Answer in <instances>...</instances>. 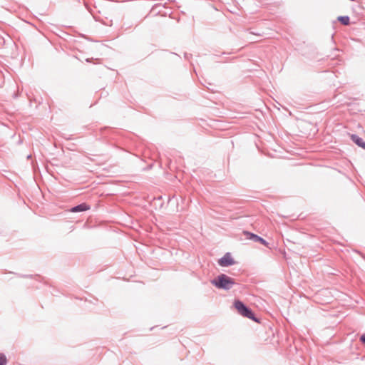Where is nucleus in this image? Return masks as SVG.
<instances>
[{
	"instance_id": "nucleus-1",
	"label": "nucleus",
	"mask_w": 365,
	"mask_h": 365,
	"mask_svg": "<svg viewBox=\"0 0 365 365\" xmlns=\"http://www.w3.org/2000/svg\"><path fill=\"white\" fill-rule=\"evenodd\" d=\"M211 284L219 289L230 290L235 284V280L225 274H220L210 281Z\"/></svg>"
},
{
	"instance_id": "nucleus-2",
	"label": "nucleus",
	"mask_w": 365,
	"mask_h": 365,
	"mask_svg": "<svg viewBox=\"0 0 365 365\" xmlns=\"http://www.w3.org/2000/svg\"><path fill=\"white\" fill-rule=\"evenodd\" d=\"M234 307L238 314L244 317L248 318L255 322H259V319L255 316V313L248 306L240 299H235L233 303Z\"/></svg>"
},
{
	"instance_id": "nucleus-3",
	"label": "nucleus",
	"mask_w": 365,
	"mask_h": 365,
	"mask_svg": "<svg viewBox=\"0 0 365 365\" xmlns=\"http://www.w3.org/2000/svg\"><path fill=\"white\" fill-rule=\"evenodd\" d=\"M243 235L245 236L247 240H250L255 242H259L266 247H267L269 245V243L264 238L251 232L243 231Z\"/></svg>"
},
{
	"instance_id": "nucleus-4",
	"label": "nucleus",
	"mask_w": 365,
	"mask_h": 365,
	"mask_svg": "<svg viewBox=\"0 0 365 365\" xmlns=\"http://www.w3.org/2000/svg\"><path fill=\"white\" fill-rule=\"evenodd\" d=\"M217 262L220 267H230L236 263L230 252L225 253Z\"/></svg>"
},
{
	"instance_id": "nucleus-5",
	"label": "nucleus",
	"mask_w": 365,
	"mask_h": 365,
	"mask_svg": "<svg viewBox=\"0 0 365 365\" xmlns=\"http://www.w3.org/2000/svg\"><path fill=\"white\" fill-rule=\"evenodd\" d=\"M91 209V206L86 203V202H83V203H81V204H78L76 206H73L72 207L71 209H70V212H84V211H87L88 210Z\"/></svg>"
},
{
	"instance_id": "nucleus-6",
	"label": "nucleus",
	"mask_w": 365,
	"mask_h": 365,
	"mask_svg": "<svg viewBox=\"0 0 365 365\" xmlns=\"http://www.w3.org/2000/svg\"><path fill=\"white\" fill-rule=\"evenodd\" d=\"M351 140L359 148L365 150V141L356 134H350Z\"/></svg>"
},
{
	"instance_id": "nucleus-7",
	"label": "nucleus",
	"mask_w": 365,
	"mask_h": 365,
	"mask_svg": "<svg viewBox=\"0 0 365 365\" xmlns=\"http://www.w3.org/2000/svg\"><path fill=\"white\" fill-rule=\"evenodd\" d=\"M337 20L344 26H348L350 24V18L349 16H339Z\"/></svg>"
},
{
	"instance_id": "nucleus-8",
	"label": "nucleus",
	"mask_w": 365,
	"mask_h": 365,
	"mask_svg": "<svg viewBox=\"0 0 365 365\" xmlns=\"http://www.w3.org/2000/svg\"><path fill=\"white\" fill-rule=\"evenodd\" d=\"M7 358L4 353L0 354V365H6L7 364Z\"/></svg>"
},
{
	"instance_id": "nucleus-9",
	"label": "nucleus",
	"mask_w": 365,
	"mask_h": 365,
	"mask_svg": "<svg viewBox=\"0 0 365 365\" xmlns=\"http://www.w3.org/2000/svg\"><path fill=\"white\" fill-rule=\"evenodd\" d=\"M217 57H220V55L219 54H212V60L215 61L216 62H220V63H227L230 61L229 58H226L224 60H222V61H217L216 58Z\"/></svg>"
},
{
	"instance_id": "nucleus-10",
	"label": "nucleus",
	"mask_w": 365,
	"mask_h": 365,
	"mask_svg": "<svg viewBox=\"0 0 365 365\" xmlns=\"http://www.w3.org/2000/svg\"><path fill=\"white\" fill-rule=\"evenodd\" d=\"M359 340L365 346V332L360 336Z\"/></svg>"
},
{
	"instance_id": "nucleus-11",
	"label": "nucleus",
	"mask_w": 365,
	"mask_h": 365,
	"mask_svg": "<svg viewBox=\"0 0 365 365\" xmlns=\"http://www.w3.org/2000/svg\"><path fill=\"white\" fill-rule=\"evenodd\" d=\"M184 57H185V59L189 60L190 58L192 57V54L191 53H184Z\"/></svg>"
},
{
	"instance_id": "nucleus-12",
	"label": "nucleus",
	"mask_w": 365,
	"mask_h": 365,
	"mask_svg": "<svg viewBox=\"0 0 365 365\" xmlns=\"http://www.w3.org/2000/svg\"><path fill=\"white\" fill-rule=\"evenodd\" d=\"M230 53H228V52H222L221 53V55H227V54H230Z\"/></svg>"
},
{
	"instance_id": "nucleus-13",
	"label": "nucleus",
	"mask_w": 365,
	"mask_h": 365,
	"mask_svg": "<svg viewBox=\"0 0 365 365\" xmlns=\"http://www.w3.org/2000/svg\"><path fill=\"white\" fill-rule=\"evenodd\" d=\"M22 277H30L31 276V275H22Z\"/></svg>"
},
{
	"instance_id": "nucleus-14",
	"label": "nucleus",
	"mask_w": 365,
	"mask_h": 365,
	"mask_svg": "<svg viewBox=\"0 0 365 365\" xmlns=\"http://www.w3.org/2000/svg\"><path fill=\"white\" fill-rule=\"evenodd\" d=\"M31 158V155H29L27 156V158H28V159H29V158Z\"/></svg>"
},
{
	"instance_id": "nucleus-15",
	"label": "nucleus",
	"mask_w": 365,
	"mask_h": 365,
	"mask_svg": "<svg viewBox=\"0 0 365 365\" xmlns=\"http://www.w3.org/2000/svg\"><path fill=\"white\" fill-rule=\"evenodd\" d=\"M86 61H87V62H91V59H90V58H87V59H86Z\"/></svg>"
}]
</instances>
